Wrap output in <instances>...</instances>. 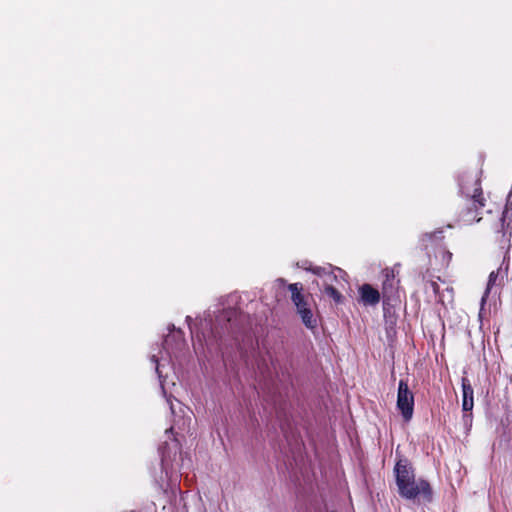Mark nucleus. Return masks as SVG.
I'll list each match as a JSON object with an SVG mask.
<instances>
[{"instance_id":"obj_6","label":"nucleus","mask_w":512,"mask_h":512,"mask_svg":"<svg viewBox=\"0 0 512 512\" xmlns=\"http://www.w3.org/2000/svg\"><path fill=\"white\" fill-rule=\"evenodd\" d=\"M384 277H385V279L383 280V283H382V292H381L383 304L391 305V303L394 299L395 293H396L395 286H394L395 275H394L393 270H389V269L384 270Z\"/></svg>"},{"instance_id":"obj_10","label":"nucleus","mask_w":512,"mask_h":512,"mask_svg":"<svg viewBox=\"0 0 512 512\" xmlns=\"http://www.w3.org/2000/svg\"><path fill=\"white\" fill-rule=\"evenodd\" d=\"M236 311L232 309L223 310L218 316L217 321H226V325L223 328L227 332L233 331V320L236 317Z\"/></svg>"},{"instance_id":"obj_1","label":"nucleus","mask_w":512,"mask_h":512,"mask_svg":"<svg viewBox=\"0 0 512 512\" xmlns=\"http://www.w3.org/2000/svg\"><path fill=\"white\" fill-rule=\"evenodd\" d=\"M394 474L398 493L405 499H416L421 497L425 502L432 501V488L425 479H415L414 468L405 459H399L394 466Z\"/></svg>"},{"instance_id":"obj_9","label":"nucleus","mask_w":512,"mask_h":512,"mask_svg":"<svg viewBox=\"0 0 512 512\" xmlns=\"http://www.w3.org/2000/svg\"><path fill=\"white\" fill-rule=\"evenodd\" d=\"M337 281V276H329L326 283L322 284L323 293L329 298L333 299L336 304H340L343 302V295L337 290L333 283Z\"/></svg>"},{"instance_id":"obj_7","label":"nucleus","mask_w":512,"mask_h":512,"mask_svg":"<svg viewBox=\"0 0 512 512\" xmlns=\"http://www.w3.org/2000/svg\"><path fill=\"white\" fill-rule=\"evenodd\" d=\"M360 299L365 305L374 306L379 303L381 299L380 292L372 287L370 284H363L359 288Z\"/></svg>"},{"instance_id":"obj_8","label":"nucleus","mask_w":512,"mask_h":512,"mask_svg":"<svg viewBox=\"0 0 512 512\" xmlns=\"http://www.w3.org/2000/svg\"><path fill=\"white\" fill-rule=\"evenodd\" d=\"M473 388L470 384L469 379L463 377L462 378V408L464 411H471L474 406L473 399Z\"/></svg>"},{"instance_id":"obj_2","label":"nucleus","mask_w":512,"mask_h":512,"mask_svg":"<svg viewBox=\"0 0 512 512\" xmlns=\"http://www.w3.org/2000/svg\"><path fill=\"white\" fill-rule=\"evenodd\" d=\"M291 293V301L296 307V312L300 316L303 325L314 331L318 327V319L314 314L313 308H316L315 301L310 293H303V286L300 283L288 285Z\"/></svg>"},{"instance_id":"obj_13","label":"nucleus","mask_w":512,"mask_h":512,"mask_svg":"<svg viewBox=\"0 0 512 512\" xmlns=\"http://www.w3.org/2000/svg\"><path fill=\"white\" fill-rule=\"evenodd\" d=\"M425 287L426 288H430L435 295H439L440 294L439 284L435 280H432V279L426 280L425 281Z\"/></svg>"},{"instance_id":"obj_4","label":"nucleus","mask_w":512,"mask_h":512,"mask_svg":"<svg viewBox=\"0 0 512 512\" xmlns=\"http://www.w3.org/2000/svg\"><path fill=\"white\" fill-rule=\"evenodd\" d=\"M461 202H465L468 207L476 206L477 209H484L486 206V198L479 179L473 181L472 187L460 184Z\"/></svg>"},{"instance_id":"obj_14","label":"nucleus","mask_w":512,"mask_h":512,"mask_svg":"<svg viewBox=\"0 0 512 512\" xmlns=\"http://www.w3.org/2000/svg\"><path fill=\"white\" fill-rule=\"evenodd\" d=\"M498 278V272L492 271L489 274L488 283H487V290L489 291L491 287L495 284L496 280Z\"/></svg>"},{"instance_id":"obj_15","label":"nucleus","mask_w":512,"mask_h":512,"mask_svg":"<svg viewBox=\"0 0 512 512\" xmlns=\"http://www.w3.org/2000/svg\"><path fill=\"white\" fill-rule=\"evenodd\" d=\"M177 334H178V336H179V337H182V336H183V332H182L181 330H178V331H177Z\"/></svg>"},{"instance_id":"obj_3","label":"nucleus","mask_w":512,"mask_h":512,"mask_svg":"<svg viewBox=\"0 0 512 512\" xmlns=\"http://www.w3.org/2000/svg\"><path fill=\"white\" fill-rule=\"evenodd\" d=\"M397 408L404 421L409 422L414 412V394L409 389L407 380L401 379L398 383Z\"/></svg>"},{"instance_id":"obj_11","label":"nucleus","mask_w":512,"mask_h":512,"mask_svg":"<svg viewBox=\"0 0 512 512\" xmlns=\"http://www.w3.org/2000/svg\"><path fill=\"white\" fill-rule=\"evenodd\" d=\"M443 238V229L440 228L433 232L424 233L420 238V242L423 246L427 247L433 240H442Z\"/></svg>"},{"instance_id":"obj_5","label":"nucleus","mask_w":512,"mask_h":512,"mask_svg":"<svg viewBox=\"0 0 512 512\" xmlns=\"http://www.w3.org/2000/svg\"><path fill=\"white\" fill-rule=\"evenodd\" d=\"M482 219V209L476 206L468 207L465 202H460L456 211V222L463 225H471Z\"/></svg>"},{"instance_id":"obj_12","label":"nucleus","mask_w":512,"mask_h":512,"mask_svg":"<svg viewBox=\"0 0 512 512\" xmlns=\"http://www.w3.org/2000/svg\"><path fill=\"white\" fill-rule=\"evenodd\" d=\"M331 266L329 268L320 267V266H313L310 267L308 270L312 272L313 274L319 276L322 279V284L326 283L329 276H336L331 270Z\"/></svg>"}]
</instances>
